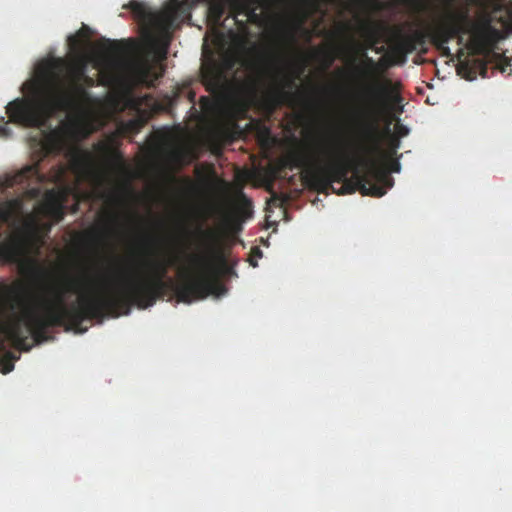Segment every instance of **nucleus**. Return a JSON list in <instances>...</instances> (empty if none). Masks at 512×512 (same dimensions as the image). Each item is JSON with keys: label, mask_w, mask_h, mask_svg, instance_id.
Wrapping results in <instances>:
<instances>
[{"label": "nucleus", "mask_w": 512, "mask_h": 512, "mask_svg": "<svg viewBox=\"0 0 512 512\" xmlns=\"http://www.w3.org/2000/svg\"><path fill=\"white\" fill-rule=\"evenodd\" d=\"M191 267L186 269L179 282L165 281L167 264L163 261L147 263L148 273L129 277L121 286L88 291V278L85 275H64L45 285L43 294L32 306L22 301L19 314H13L0 325V369L3 374L14 369L19 359L11 351H6L5 340L22 351H29L31 336L40 344L48 339L47 330L54 326H68L77 332H85L82 323L87 319L101 320L107 314L118 316L129 314L132 306L146 309L158 299H163L172 291L178 302L190 304L205 299L209 295L221 296L225 286L212 273V263L207 253L190 255Z\"/></svg>", "instance_id": "f257e3e1"}, {"label": "nucleus", "mask_w": 512, "mask_h": 512, "mask_svg": "<svg viewBox=\"0 0 512 512\" xmlns=\"http://www.w3.org/2000/svg\"><path fill=\"white\" fill-rule=\"evenodd\" d=\"M90 35V28L83 25L75 34L68 36L69 50L79 59L69 65L61 58L50 61L37 87L36 101L17 98L6 106L10 121L27 127L43 126L58 111L70 115L67 122L47 133L41 142L44 157L63 154L67 162L57 163L48 174L42 173L40 163L36 162L7 175L1 183L5 188L18 185L25 188L24 194L29 199H37L42 194L39 186L29 188L32 183L55 184L45 191L33 212L27 215L25 228L28 230H36L41 220L49 221L50 228L64 218V202L71 191L67 182L69 171L78 178L87 177L93 171L91 154L77 145L94 131L90 107L97 103V98L81 87V80L87 74L83 56L91 44Z\"/></svg>", "instance_id": "f03ea898"}, {"label": "nucleus", "mask_w": 512, "mask_h": 512, "mask_svg": "<svg viewBox=\"0 0 512 512\" xmlns=\"http://www.w3.org/2000/svg\"><path fill=\"white\" fill-rule=\"evenodd\" d=\"M382 94L376 79L365 89L361 141L356 153L351 154L340 139L306 142L288 153L285 165L290 170L301 169L304 183L321 193L345 195L359 190L362 195L382 197L393 183L379 166L383 151L374 116Z\"/></svg>", "instance_id": "7ed1b4c3"}, {"label": "nucleus", "mask_w": 512, "mask_h": 512, "mask_svg": "<svg viewBox=\"0 0 512 512\" xmlns=\"http://www.w3.org/2000/svg\"><path fill=\"white\" fill-rule=\"evenodd\" d=\"M466 34L471 35L472 52L480 56H488L494 44L500 39V31L492 26L490 18L481 25H476L467 11H453L447 14L445 22L430 29V41L437 48L449 53L446 45L456 37L461 43L462 36Z\"/></svg>", "instance_id": "20e7f679"}, {"label": "nucleus", "mask_w": 512, "mask_h": 512, "mask_svg": "<svg viewBox=\"0 0 512 512\" xmlns=\"http://www.w3.org/2000/svg\"><path fill=\"white\" fill-rule=\"evenodd\" d=\"M490 56L496 59L497 68L502 73H504L507 67L510 65L508 59L503 55L492 53L491 51L488 56H483V58L461 62L457 68L458 74L469 81L476 79L478 74H480L483 78L487 77L488 66L485 59Z\"/></svg>", "instance_id": "39448f33"}, {"label": "nucleus", "mask_w": 512, "mask_h": 512, "mask_svg": "<svg viewBox=\"0 0 512 512\" xmlns=\"http://www.w3.org/2000/svg\"><path fill=\"white\" fill-rule=\"evenodd\" d=\"M27 240L21 233L12 234L0 241V255L7 261L17 262L24 255Z\"/></svg>", "instance_id": "423d86ee"}, {"label": "nucleus", "mask_w": 512, "mask_h": 512, "mask_svg": "<svg viewBox=\"0 0 512 512\" xmlns=\"http://www.w3.org/2000/svg\"><path fill=\"white\" fill-rule=\"evenodd\" d=\"M286 0H231L235 10L246 14L251 20L256 21L259 16L257 10L260 7H272L283 5Z\"/></svg>", "instance_id": "0eeeda50"}, {"label": "nucleus", "mask_w": 512, "mask_h": 512, "mask_svg": "<svg viewBox=\"0 0 512 512\" xmlns=\"http://www.w3.org/2000/svg\"><path fill=\"white\" fill-rule=\"evenodd\" d=\"M162 76L157 73L154 67L148 62H139L132 67V77L136 84L152 88L156 81Z\"/></svg>", "instance_id": "6e6552de"}, {"label": "nucleus", "mask_w": 512, "mask_h": 512, "mask_svg": "<svg viewBox=\"0 0 512 512\" xmlns=\"http://www.w3.org/2000/svg\"><path fill=\"white\" fill-rule=\"evenodd\" d=\"M23 215V199L16 197L0 203V221L14 225Z\"/></svg>", "instance_id": "1a4fd4ad"}, {"label": "nucleus", "mask_w": 512, "mask_h": 512, "mask_svg": "<svg viewBox=\"0 0 512 512\" xmlns=\"http://www.w3.org/2000/svg\"><path fill=\"white\" fill-rule=\"evenodd\" d=\"M428 37L430 38V30H414L410 34L401 35L397 43L398 50L405 54L412 53L418 46H424Z\"/></svg>", "instance_id": "9d476101"}, {"label": "nucleus", "mask_w": 512, "mask_h": 512, "mask_svg": "<svg viewBox=\"0 0 512 512\" xmlns=\"http://www.w3.org/2000/svg\"><path fill=\"white\" fill-rule=\"evenodd\" d=\"M298 77V75L296 76H284L282 79H281V83L280 85L278 86L277 88V92H276V95H277V98L280 99V100H288L290 102H295L298 98V95L296 93H293L291 91H286L285 89H289V90H292L293 88L296 87V78Z\"/></svg>", "instance_id": "9b49d317"}, {"label": "nucleus", "mask_w": 512, "mask_h": 512, "mask_svg": "<svg viewBox=\"0 0 512 512\" xmlns=\"http://www.w3.org/2000/svg\"><path fill=\"white\" fill-rule=\"evenodd\" d=\"M126 7L130 9L135 18L141 22H150L155 18L154 14L145 3L132 0Z\"/></svg>", "instance_id": "f8f14e48"}, {"label": "nucleus", "mask_w": 512, "mask_h": 512, "mask_svg": "<svg viewBox=\"0 0 512 512\" xmlns=\"http://www.w3.org/2000/svg\"><path fill=\"white\" fill-rule=\"evenodd\" d=\"M100 49L108 57H114L119 53L120 46L119 43L115 40L103 39V41L100 43Z\"/></svg>", "instance_id": "ddd939ff"}, {"label": "nucleus", "mask_w": 512, "mask_h": 512, "mask_svg": "<svg viewBox=\"0 0 512 512\" xmlns=\"http://www.w3.org/2000/svg\"><path fill=\"white\" fill-rule=\"evenodd\" d=\"M153 257H149V258H146L143 262H142V265L141 267L144 268L141 272L142 273H148V267L146 266L148 262L150 261H163L165 264H167V268L169 266H171L172 264H174V260L173 259H165L163 257H156V256H159V253H153L151 254Z\"/></svg>", "instance_id": "4468645a"}, {"label": "nucleus", "mask_w": 512, "mask_h": 512, "mask_svg": "<svg viewBox=\"0 0 512 512\" xmlns=\"http://www.w3.org/2000/svg\"><path fill=\"white\" fill-rule=\"evenodd\" d=\"M139 129V123L136 120H130L121 126V132L124 134L136 133Z\"/></svg>", "instance_id": "2eb2a0df"}, {"label": "nucleus", "mask_w": 512, "mask_h": 512, "mask_svg": "<svg viewBox=\"0 0 512 512\" xmlns=\"http://www.w3.org/2000/svg\"><path fill=\"white\" fill-rule=\"evenodd\" d=\"M363 63H364V67H365V74L369 75V76L373 75L377 69V65H376L375 61L371 57H368L366 55Z\"/></svg>", "instance_id": "dca6fc26"}, {"label": "nucleus", "mask_w": 512, "mask_h": 512, "mask_svg": "<svg viewBox=\"0 0 512 512\" xmlns=\"http://www.w3.org/2000/svg\"><path fill=\"white\" fill-rule=\"evenodd\" d=\"M399 147H400V139L396 136H391L388 157L392 158L396 154V151Z\"/></svg>", "instance_id": "f3484780"}, {"label": "nucleus", "mask_w": 512, "mask_h": 512, "mask_svg": "<svg viewBox=\"0 0 512 512\" xmlns=\"http://www.w3.org/2000/svg\"><path fill=\"white\" fill-rule=\"evenodd\" d=\"M95 85V79L90 77L88 74H86L81 80V87H83L84 90H88V88L94 87Z\"/></svg>", "instance_id": "a211bd4d"}, {"label": "nucleus", "mask_w": 512, "mask_h": 512, "mask_svg": "<svg viewBox=\"0 0 512 512\" xmlns=\"http://www.w3.org/2000/svg\"><path fill=\"white\" fill-rule=\"evenodd\" d=\"M201 235L204 238L205 242L208 246H211V244L215 241V233L212 230H201Z\"/></svg>", "instance_id": "6ab92c4d"}, {"label": "nucleus", "mask_w": 512, "mask_h": 512, "mask_svg": "<svg viewBox=\"0 0 512 512\" xmlns=\"http://www.w3.org/2000/svg\"><path fill=\"white\" fill-rule=\"evenodd\" d=\"M395 131H396V137H398L399 139L401 137H405L409 134V129L403 125V124H400V123H397L395 125Z\"/></svg>", "instance_id": "aec40b11"}, {"label": "nucleus", "mask_w": 512, "mask_h": 512, "mask_svg": "<svg viewBox=\"0 0 512 512\" xmlns=\"http://www.w3.org/2000/svg\"><path fill=\"white\" fill-rule=\"evenodd\" d=\"M237 198L245 207L250 208L252 206L250 199L241 190L238 191Z\"/></svg>", "instance_id": "412c9836"}, {"label": "nucleus", "mask_w": 512, "mask_h": 512, "mask_svg": "<svg viewBox=\"0 0 512 512\" xmlns=\"http://www.w3.org/2000/svg\"><path fill=\"white\" fill-rule=\"evenodd\" d=\"M7 122L5 121V117H0V135L1 136H8L10 133V130L6 127Z\"/></svg>", "instance_id": "4be33fe9"}, {"label": "nucleus", "mask_w": 512, "mask_h": 512, "mask_svg": "<svg viewBox=\"0 0 512 512\" xmlns=\"http://www.w3.org/2000/svg\"><path fill=\"white\" fill-rule=\"evenodd\" d=\"M210 76L211 80L214 82H217L219 80V72L215 69H211L210 71L206 72L205 77Z\"/></svg>", "instance_id": "5701e85b"}, {"label": "nucleus", "mask_w": 512, "mask_h": 512, "mask_svg": "<svg viewBox=\"0 0 512 512\" xmlns=\"http://www.w3.org/2000/svg\"><path fill=\"white\" fill-rule=\"evenodd\" d=\"M390 170L392 172H399L400 171V163L397 160H391L390 161Z\"/></svg>", "instance_id": "b1692460"}, {"label": "nucleus", "mask_w": 512, "mask_h": 512, "mask_svg": "<svg viewBox=\"0 0 512 512\" xmlns=\"http://www.w3.org/2000/svg\"><path fill=\"white\" fill-rule=\"evenodd\" d=\"M211 10L215 14L216 20L217 21L220 20L222 14H223V9L221 7H214Z\"/></svg>", "instance_id": "393cba45"}, {"label": "nucleus", "mask_w": 512, "mask_h": 512, "mask_svg": "<svg viewBox=\"0 0 512 512\" xmlns=\"http://www.w3.org/2000/svg\"><path fill=\"white\" fill-rule=\"evenodd\" d=\"M171 1H172V5L174 6L175 10L179 9L180 6L182 5V3L179 0H171Z\"/></svg>", "instance_id": "a878e982"}, {"label": "nucleus", "mask_w": 512, "mask_h": 512, "mask_svg": "<svg viewBox=\"0 0 512 512\" xmlns=\"http://www.w3.org/2000/svg\"><path fill=\"white\" fill-rule=\"evenodd\" d=\"M111 219L113 221H116L118 219V215L117 214H111Z\"/></svg>", "instance_id": "bb28decb"}, {"label": "nucleus", "mask_w": 512, "mask_h": 512, "mask_svg": "<svg viewBox=\"0 0 512 512\" xmlns=\"http://www.w3.org/2000/svg\"><path fill=\"white\" fill-rule=\"evenodd\" d=\"M302 102H303V104H304V106H305L306 108H309V107L311 106V105H310V103H309L308 101H302Z\"/></svg>", "instance_id": "cd10ccee"}, {"label": "nucleus", "mask_w": 512, "mask_h": 512, "mask_svg": "<svg viewBox=\"0 0 512 512\" xmlns=\"http://www.w3.org/2000/svg\"><path fill=\"white\" fill-rule=\"evenodd\" d=\"M272 200L275 201V202H280L281 201L280 198L278 196H276V195H274Z\"/></svg>", "instance_id": "c85d7f7f"}, {"label": "nucleus", "mask_w": 512, "mask_h": 512, "mask_svg": "<svg viewBox=\"0 0 512 512\" xmlns=\"http://www.w3.org/2000/svg\"><path fill=\"white\" fill-rule=\"evenodd\" d=\"M129 216H131V217H137V214H136V213H134V212H129Z\"/></svg>", "instance_id": "c756f323"}, {"label": "nucleus", "mask_w": 512, "mask_h": 512, "mask_svg": "<svg viewBox=\"0 0 512 512\" xmlns=\"http://www.w3.org/2000/svg\"><path fill=\"white\" fill-rule=\"evenodd\" d=\"M204 101H205V102L207 101V98H206V97H202V98H201V102H204Z\"/></svg>", "instance_id": "7c9ffc66"}]
</instances>
